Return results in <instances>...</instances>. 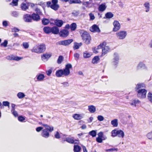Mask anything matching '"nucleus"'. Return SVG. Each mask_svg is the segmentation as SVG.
<instances>
[{"mask_svg": "<svg viewBox=\"0 0 152 152\" xmlns=\"http://www.w3.org/2000/svg\"><path fill=\"white\" fill-rule=\"evenodd\" d=\"M63 57L62 56H59L57 61V63L58 64H61L63 61Z\"/></svg>", "mask_w": 152, "mask_h": 152, "instance_id": "37998d69", "label": "nucleus"}, {"mask_svg": "<svg viewBox=\"0 0 152 152\" xmlns=\"http://www.w3.org/2000/svg\"><path fill=\"white\" fill-rule=\"evenodd\" d=\"M54 22L55 25L58 28L61 27L63 24V20H61L56 19L54 20Z\"/></svg>", "mask_w": 152, "mask_h": 152, "instance_id": "dca6fc26", "label": "nucleus"}, {"mask_svg": "<svg viewBox=\"0 0 152 152\" xmlns=\"http://www.w3.org/2000/svg\"><path fill=\"white\" fill-rule=\"evenodd\" d=\"M111 124L114 127H117L118 125V120L115 119L111 121Z\"/></svg>", "mask_w": 152, "mask_h": 152, "instance_id": "72a5a7b5", "label": "nucleus"}, {"mask_svg": "<svg viewBox=\"0 0 152 152\" xmlns=\"http://www.w3.org/2000/svg\"><path fill=\"white\" fill-rule=\"evenodd\" d=\"M72 68V65L71 64H68L66 65L65 68L63 69L64 73L67 75V76L68 75L70 74V72L69 69Z\"/></svg>", "mask_w": 152, "mask_h": 152, "instance_id": "f8f14e48", "label": "nucleus"}, {"mask_svg": "<svg viewBox=\"0 0 152 152\" xmlns=\"http://www.w3.org/2000/svg\"><path fill=\"white\" fill-rule=\"evenodd\" d=\"M90 30L91 32H97L99 33L100 32V30L99 28V26L96 24H94L90 28Z\"/></svg>", "mask_w": 152, "mask_h": 152, "instance_id": "ddd939ff", "label": "nucleus"}, {"mask_svg": "<svg viewBox=\"0 0 152 152\" xmlns=\"http://www.w3.org/2000/svg\"><path fill=\"white\" fill-rule=\"evenodd\" d=\"M145 87V85L144 83H138L136 85V86L135 88V91H137L140 90V88H144Z\"/></svg>", "mask_w": 152, "mask_h": 152, "instance_id": "4be33fe9", "label": "nucleus"}, {"mask_svg": "<svg viewBox=\"0 0 152 152\" xmlns=\"http://www.w3.org/2000/svg\"><path fill=\"white\" fill-rule=\"evenodd\" d=\"M97 119L99 121H103L104 120V118L103 116L99 115L98 116Z\"/></svg>", "mask_w": 152, "mask_h": 152, "instance_id": "052dcab7", "label": "nucleus"}, {"mask_svg": "<svg viewBox=\"0 0 152 152\" xmlns=\"http://www.w3.org/2000/svg\"><path fill=\"white\" fill-rule=\"evenodd\" d=\"M18 119L20 122H25L24 121L25 120V118L22 115L19 116L18 117Z\"/></svg>", "mask_w": 152, "mask_h": 152, "instance_id": "de8ad7c7", "label": "nucleus"}, {"mask_svg": "<svg viewBox=\"0 0 152 152\" xmlns=\"http://www.w3.org/2000/svg\"><path fill=\"white\" fill-rule=\"evenodd\" d=\"M2 25L4 26L7 27L8 25L7 21L6 20L3 21L2 22Z\"/></svg>", "mask_w": 152, "mask_h": 152, "instance_id": "0e129e2a", "label": "nucleus"}, {"mask_svg": "<svg viewBox=\"0 0 152 152\" xmlns=\"http://www.w3.org/2000/svg\"><path fill=\"white\" fill-rule=\"evenodd\" d=\"M119 56L118 54L117 53H115L113 54V58L112 62V65L116 68L119 63Z\"/></svg>", "mask_w": 152, "mask_h": 152, "instance_id": "20e7f679", "label": "nucleus"}, {"mask_svg": "<svg viewBox=\"0 0 152 152\" xmlns=\"http://www.w3.org/2000/svg\"><path fill=\"white\" fill-rule=\"evenodd\" d=\"M91 55L88 53L86 52L83 53V57L85 58H88L90 57Z\"/></svg>", "mask_w": 152, "mask_h": 152, "instance_id": "3c124183", "label": "nucleus"}, {"mask_svg": "<svg viewBox=\"0 0 152 152\" xmlns=\"http://www.w3.org/2000/svg\"><path fill=\"white\" fill-rule=\"evenodd\" d=\"M51 27L47 26H45L43 28L44 32L46 34H49L51 33Z\"/></svg>", "mask_w": 152, "mask_h": 152, "instance_id": "5701e85b", "label": "nucleus"}, {"mask_svg": "<svg viewBox=\"0 0 152 152\" xmlns=\"http://www.w3.org/2000/svg\"><path fill=\"white\" fill-rule=\"evenodd\" d=\"M73 117L76 120H80L82 118L81 116L78 114H75L73 115Z\"/></svg>", "mask_w": 152, "mask_h": 152, "instance_id": "4c0bfd02", "label": "nucleus"}, {"mask_svg": "<svg viewBox=\"0 0 152 152\" xmlns=\"http://www.w3.org/2000/svg\"><path fill=\"white\" fill-rule=\"evenodd\" d=\"M36 77L38 80L39 81H41L42 80L45 78L44 75L43 74H40L38 75H37Z\"/></svg>", "mask_w": 152, "mask_h": 152, "instance_id": "2f4dec72", "label": "nucleus"}, {"mask_svg": "<svg viewBox=\"0 0 152 152\" xmlns=\"http://www.w3.org/2000/svg\"><path fill=\"white\" fill-rule=\"evenodd\" d=\"M114 14L111 12H107L105 14L104 18L110 19L113 17Z\"/></svg>", "mask_w": 152, "mask_h": 152, "instance_id": "a878e982", "label": "nucleus"}, {"mask_svg": "<svg viewBox=\"0 0 152 152\" xmlns=\"http://www.w3.org/2000/svg\"><path fill=\"white\" fill-rule=\"evenodd\" d=\"M88 110L91 113H94L96 110V109L95 106L93 105L88 106Z\"/></svg>", "mask_w": 152, "mask_h": 152, "instance_id": "bb28decb", "label": "nucleus"}, {"mask_svg": "<svg viewBox=\"0 0 152 152\" xmlns=\"http://www.w3.org/2000/svg\"><path fill=\"white\" fill-rule=\"evenodd\" d=\"M11 15L15 17H18L19 15V13L17 11H13L12 12Z\"/></svg>", "mask_w": 152, "mask_h": 152, "instance_id": "ea45409f", "label": "nucleus"}, {"mask_svg": "<svg viewBox=\"0 0 152 152\" xmlns=\"http://www.w3.org/2000/svg\"><path fill=\"white\" fill-rule=\"evenodd\" d=\"M89 15L90 17V19L92 20H94L95 19V17L94 15L92 13H90L89 14Z\"/></svg>", "mask_w": 152, "mask_h": 152, "instance_id": "338daca9", "label": "nucleus"}, {"mask_svg": "<svg viewBox=\"0 0 152 152\" xmlns=\"http://www.w3.org/2000/svg\"><path fill=\"white\" fill-rule=\"evenodd\" d=\"M144 5L146 8L147 10H146V12H148L149 11L150 9V4L149 3L146 2L144 4Z\"/></svg>", "mask_w": 152, "mask_h": 152, "instance_id": "a19ab883", "label": "nucleus"}, {"mask_svg": "<svg viewBox=\"0 0 152 152\" xmlns=\"http://www.w3.org/2000/svg\"><path fill=\"white\" fill-rule=\"evenodd\" d=\"M111 134V136L113 137L117 136L119 138H123L124 136V132L122 130L116 129L112 131Z\"/></svg>", "mask_w": 152, "mask_h": 152, "instance_id": "7ed1b4c3", "label": "nucleus"}, {"mask_svg": "<svg viewBox=\"0 0 152 152\" xmlns=\"http://www.w3.org/2000/svg\"><path fill=\"white\" fill-rule=\"evenodd\" d=\"M127 32L125 31H121L115 34L116 36L118 39H124L127 35Z\"/></svg>", "mask_w": 152, "mask_h": 152, "instance_id": "423d86ee", "label": "nucleus"}, {"mask_svg": "<svg viewBox=\"0 0 152 152\" xmlns=\"http://www.w3.org/2000/svg\"><path fill=\"white\" fill-rule=\"evenodd\" d=\"M42 126H44L47 130L50 132H52L53 130V126H50L46 124H42Z\"/></svg>", "mask_w": 152, "mask_h": 152, "instance_id": "393cba45", "label": "nucleus"}, {"mask_svg": "<svg viewBox=\"0 0 152 152\" xmlns=\"http://www.w3.org/2000/svg\"><path fill=\"white\" fill-rule=\"evenodd\" d=\"M20 7L22 10L25 11L28 9V4H26L24 3H22L21 4Z\"/></svg>", "mask_w": 152, "mask_h": 152, "instance_id": "cd10ccee", "label": "nucleus"}, {"mask_svg": "<svg viewBox=\"0 0 152 152\" xmlns=\"http://www.w3.org/2000/svg\"><path fill=\"white\" fill-rule=\"evenodd\" d=\"M12 32H17L20 31V29L16 27H14L13 28H12Z\"/></svg>", "mask_w": 152, "mask_h": 152, "instance_id": "e2e57ef3", "label": "nucleus"}, {"mask_svg": "<svg viewBox=\"0 0 152 152\" xmlns=\"http://www.w3.org/2000/svg\"><path fill=\"white\" fill-rule=\"evenodd\" d=\"M45 50V46L44 44H42L40 45L34 47L31 50L32 52L41 53Z\"/></svg>", "mask_w": 152, "mask_h": 152, "instance_id": "f03ea898", "label": "nucleus"}, {"mask_svg": "<svg viewBox=\"0 0 152 152\" xmlns=\"http://www.w3.org/2000/svg\"><path fill=\"white\" fill-rule=\"evenodd\" d=\"M79 14V11H74L72 13V14L75 16H77Z\"/></svg>", "mask_w": 152, "mask_h": 152, "instance_id": "4d7b16f0", "label": "nucleus"}, {"mask_svg": "<svg viewBox=\"0 0 152 152\" xmlns=\"http://www.w3.org/2000/svg\"><path fill=\"white\" fill-rule=\"evenodd\" d=\"M137 69H140L145 70L147 69V68L145 65L142 62H140L139 63L137 66Z\"/></svg>", "mask_w": 152, "mask_h": 152, "instance_id": "a211bd4d", "label": "nucleus"}, {"mask_svg": "<svg viewBox=\"0 0 152 152\" xmlns=\"http://www.w3.org/2000/svg\"><path fill=\"white\" fill-rule=\"evenodd\" d=\"M51 33L54 34H58L59 33V30L56 26H54L51 27Z\"/></svg>", "mask_w": 152, "mask_h": 152, "instance_id": "f3484780", "label": "nucleus"}, {"mask_svg": "<svg viewBox=\"0 0 152 152\" xmlns=\"http://www.w3.org/2000/svg\"><path fill=\"white\" fill-rule=\"evenodd\" d=\"M52 72V70L51 69H50L49 70L47 71H46V73L47 75L49 76L50 75Z\"/></svg>", "mask_w": 152, "mask_h": 152, "instance_id": "774afa93", "label": "nucleus"}, {"mask_svg": "<svg viewBox=\"0 0 152 152\" xmlns=\"http://www.w3.org/2000/svg\"><path fill=\"white\" fill-rule=\"evenodd\" d=\"M118 150V149L116 148H112L109 149H106V152L108 151H117Z\"/></svg>", "mask_w": 152, "mask_h": 152, "instance_id": "6e6d98bb", "label": "nucleus"}, {"mask_svg": "<svg viewBox=\"0 0 152 152\" xmlns=\"http://www.w3.org/2000/svg\"><path fill=\"white\" fill-rule=\"evenodd\" d=\"M107 6L106 4L104 3L100 5L98 7V10L100 12H103L106 9Z\"/></svg>", "mask_w": 152, "mask_h": 152, "instance_id": "aec40b11", "label": "nucleus"}, {"mask_svg": "<svg viewBox=\"0 0 152 152\" xmlns=\"http://www.w3.org/2000/svg\"><path fill=\"white\" fill-rule=\"evenodd\" d=\"M11 111L12 113L15 117H17L18 116V113L15 110H11Z\"/></svg>", "mask_w": 152, "mask_h": 152, "instance_id": "bf43d9fd", "label": "nucleus"}, {"mask_svg": "<svg viewBox=\"0 0 152 152\" xmlns=\"http://www.w3.org/2000/svg\"><path fill=\"white\" fill-rule=\"evenodd\" d=\"M8 41L7 40H5L4 42L0 44V46H3L4 47H6L7 46Z\"/></svg>", "mask_w": 152, "mask_h": 152, "instance_id": "a18cd8bd", "label": "nucleus"}, {"mask_svg": "<svg viewBox=\"0 0 152 152\" xmlns=\"http://www.w3.org/2000/svg\"><path fill=\"white\" fill-rule=\"evenodd\" d=\"M114 27L113 29V31L116 32L119 30L121 27V25L119 22L117 20H114L113 23Z\"/></svg>", "mask_w": 152, "mask_h": 152, "instance_id": "1a4fd4ad", "label": "nucleus"}, {"mask_svg": "<svg viewBox=\"0 0 152 152\" xmlns=\"http://www.w3.org/2000/svg\"><path fill=\"white\" fill-rule=\"evenodd\" d=\"M17 96L19 98L22 99L25 96V95L23 93L19 92L17 94Z\"/></svg>", "mask_w": 152, "mask_h": 152, "instance_id": "c03bdc74", "label": "nucleus"}, {"mask_svg": "<svg viewBox=\"0 0 152 152\" xmlns=\"http://www.w3.org/2000/svg\"><path fill=\"white\" fill-rule=\"evenodd\" d=\"M96 141L99 143H102V138L97 137L96 138Z\"/></svg>", "mask_w": 152, "mask_h": 152, "instance_id": "13d9d810", "label": "nucleus"}, {"mask_svg": "<svg viewBox=\"0 0 152 152\" xmlns=\"http://www.w3.org/2000/svg\"><path fill=\"white\" fill-rule=\"evenodd\" d=\"M147 98L148 100L152 103V94L151 92H149L148 93Z\"/></svg>", "mask_w": 152, "mask_h": 152, "instance_id": "58836bf2", "label": "nucleus"}, {"mask_svg": "<svg viewBox=\"0 0 152 152\" xmlns=\"http://www.w3.org/2000/svg\"><path fill=\"white\" fill-rule=\"evenodd\" d=\"M54 136L55 137L58 139H59L60 138L61 136L60 135L58 132H56V133L55 134Z\"/></svg>", "mask_w": 152, "mask_h": 152, "instance_id": "864d4df0", "label": "nucleus"}, {"mask_svg": "<svg viewBox=\"0 0 152 152\" xmlns=\"http://www.w3.org/2000/svg\"><path fill=\"white\" fill-rule=\"evenodd\" d=\"M59 33L60 37H65L69 35V32L67 30L63 29L59 31Z\"/></svg>", "mask_w": 152, "mask_h": 152, "instance_id": "9b49d317", "label": "nucleus"}, {"mask_svg": "<svg viewBox=\"0 0 152 152\" xmlns=\"http://www.w3.org/2000/svg\"><path fill=\"white\" fill-rule=\"evenodd\" d=\"M81 3L80 0H70L69 4H80Z\"/></svg>", "mask_w": 152, "mask_h": 152, "instance_id": "79ce46f5", "label": "nucleus"}, {"mask_svg": "<svg viewBox=\"0 0 152 152\" xmlns=\"http://www.w3.org/2000/svg\"><path fill=\"white\" fill-rule=\"evenodd\" d=\"M23 19L24 21L26 23H30L32 22L31 15L30 14H24Z\"/></svg>", "mask_w": 152, "mask_h": 152, "instance_id": "9d476101", "label": "nucleus"}, {"mask_svg": "<svg viewBox=\"0 0 152 152\" xmlns=\"http://www.w3.org/2000/svg\"><path fill=\"white\" fill-rule=\"evenodd\" d=\"M63 75L66 76L67 75L64 73L63 69H60L57 70L56 73V75L57 77H60Z\"/></svg>", "mask_w": 152, "mask_h": 152, "instance_id": "2eb2a0df", "label": "nucleus"}, {"mask_svg": "<svg viewBox=\"0 0 152 152\" xmlns=\"http://www.w3.org/2000/svg\"><path fill=\"white\" fill-rule=\"evenodd\" d=\"M100 59L98 56H96L93 58L92 62L93 64L97 63V62Z\"/></svg>", "mask_w": 152, "mask_h": 152, "instance_id": "7c9ffc66", "label": "nucleus"}, {"mask_svg": "<svg viewBox=\"0 0 152 152\" xmlns=\"http://www.w3.org/2000/svg\"><path fill=\"white\" fill-rule=\"evenodd\" d=\"M42 24L44 25H47L50 23V20L48 19L43 18L42 20Z\"/></svg>", "mask_w": 152, "mask_h": 152, "instance_id": "c85d7f7f", "label": "nucleus"}, {"mask_svg": "<svg viewBox=\"0 0 152 152\" xmlns=\"http://www.w3.org/2000/svg\"><path fill=\"white\" fill-rule=\"evenodd\" d=\"M42 136L44 137L45 138H48L49 136V133L48 130L45 129H44L42 131V132L41 134Z\"/></svg>", "mask_w": 152, "mask_h": 152, "instance_id": "412c9836", "label": "nucleus"}, {"mask_svg": "<svg viewBox=\"0 0 152 152\" xmlns=\"http://www.w3.org/2000/svg\"><path fill=\"white\" fill-rule=\"evenodd\" d=\"M82 39L84 42L87 45L89 44L91 40L90 34L87 31H82L80 33Z\"/></svg>", "mask_w": 152, "mask_h": 152, "instance_id": "f257e3e1", "label": "nucleus"}, {"mask_svg": "<svg viewBox=\"0 0 152 152\" xmlns=\"http://www.w3.org/2000/svg\"><path fill=\"white\" fill-rule=\"evenodd\" d=\"M77 28V25L75 23H72L70 25V29L72 31L75 30Z\"/></svg>", "mask_w": 152, "mask_h": 152, "instance_id": "e433bc0d", "label": "nucleus"}, {"mask_svg": "<svg viewBox=\"0 0 152 152\" xmlns=\"http://www.w3.org/2000/svg\"><path fill=\"white\" fill-rule=\"evenodd\" d=\"M3 105L5 106H9L10 103L8 101H3Z\"/></svg>", "mask_w": 152, "mask_h": 152, "instance_id": "680f3d73", "label": "nucleus"}, {"mask_svg": "<svg viewBox=\"0 0 152 152\" xmlns=\"http://www.w3.org/2000/svg\"><path fill=\"white\" fill-rule=\"evenodd\" d=\"M31 15L32 21V20L35 21H38L40 20V16L38 14L33 13Z\"/></svg>", "mask_w": 152, "mask_h": 152, "instance_id": "4468645a", "label": "nucleus"}, {"mask_svg": "<svg viewBox=\"0 0 152 152\" xmlns=\"http://www.w3.org/2000/svg\"><path fill=\"white\" fill-rule=\"evenodd\" d=\"M66 141L67 142L72 144L73 143H77L76 142H75V141H77L78 142L77 140H74V138L73 137H68L65 139V140H64V141Z\"/></svg>", "mask_w": 152, "mask_h": 152, "instance_id": "6ab92c4d", "label": "nucleus"}, {"mask_svg": "<svg viewBox=\"0 0 152 152\" xmlns=\"http://www.w3.org/2000/svg\"><path fill=\"white\" fill-rule=\"evenodd\" d=\"M18 0H12V1L10 4V5H11L12 4L13 6H17L18 4Z\"/></svg>", "mask_w": 152, "mask_h": 152, "instance_id": "49530a36", "label": "nucleus"}, {"mask_svg": "<svg viewBox=\"0 0 152 152\" xmlns=\"http://www.w3.org/2000/svg\"><path fill=\"white\" fill-rule=\"evenodd\" d=\"M74 57L75 58H76L77 59H76V60H78L79 59L80 55L79 54H78V53H75L74 54Z\"/></svg>", "mask_w": 152, "mask_h": 152, "instance_id": "69168bd1", "label": "nucleus"}, {"mask_svg": "<svg viewBox=\"0 0 152 152\" xmlns=\"http://www.w3.org/2000/svg\"><path fill=\"white\" fill-rule=\"evenodd\" d=\"M82 43L81 42L78 43L77 42H75L74 43V45L73 47V48L74 50L78 49L79 47L81 46Z\"/></svg>", "mask_w": 152, "mask_h": 152, "instance_id": "c756f323", "label": "nucleus"}, {"mask_svg": "<svg viewBox=\"0 0 152 152\" xmlns=\"http://www.w3.org/2000/svg\"><path fill=\"white\" fill-rule=\"evenodd\" d=\"M46 5L47 7H50L55 11L57 10L59 8V6L58 4H52L51 2L50 1L47 2Z\"/></svg>", "mask_w": 152, "mask_h": 152, "instance_id": "6e6552de", "label": "nucleus"}, {"mask_svg": "<svg viewBox=\"0 0 152 152\" xmlns=\"http://www.w3.org/2000/svg\"><path fill=\"white\" fill-rule=\"evenodd\" d=\"M35 11L36 12V13H35L38 14L39 15H42V12L41 10L37 8H36Z\"/></svg>", "mask_w": 152, "mask_h": 152, "instance_id": "09e8293b", "label": "nucleus"}, {"mask_svg": "<svg viewBox=\"0 0 152 152\" xmlns=\"http://www.w3.org/2000/svg\"><path fill=\"white\" fill-rule=\"evenodd\" d=\"M96 130H93L90 131L88 134L92 137H95L96 135Z\"/></svg>", "mask_w": 152, "mask_h": 152, "instance_id": "f704fd0d", "label": "nucleus"}, {"mask_svg": "<svg viewBox=\"0 0 152 152\" xmlns=\"http://www.w3.org/2000/svg\"><path fill=\"white\" fill-rule=\"evenodd\" d=\"M81 147L78 145H75L74 147V152H79L81 150Z\"/></svg>", "mask_w": 152, "mask_h": 152, "instance_id": "c9c22d12", "label": "nucleus"}, {"mask_svg": "<svg viewBox=\"0 0 152 152\" xmlns=\"http://www.w3.org/2000/svg\"><path fill=\"white\" fill-rule=\"evenodd\" d=\"M135 91L137 93V96L138 98H145L146 97L147 91L145 89H140Z\"/></svg>", "mask_w": 152, "mask_h": 152, "instance_id": "39448f33", "label": "nucleus"}, {"mask_svg": "<svg viewBox=\"0 0 152 152\" xmlns=\"http://www.w3.org/2000/svg\"><path fill=\"white\" fill-rule=\"evenodd\" d=\"M146 136L149 139L152 140V131L151 132L148 133Z\"/></svg>", "mask_w": 152, "mask_h": 152, "instance_id": "603ef678", "label": "nucleus"}, {"mask_svg": "<svg viewBox=\"0 0 152 152\" xmlns=\"http://www.w3.org/2000/svg\"><path fill=\"white\" fill-rule=\"evenodd\" d=\"M22 46L25 49H27L29 47V45L28 42H24L22 44Z\"/></svg>", "mask_w": 152, "mask_h": 152, "instance_id": "8fccbe9b", "label": "nucleus"}, {"mask_svg": "<svg viewBox=\"0 0 152 152\" xmlns=\"http://www.w3.org/2000/svg\"><path fill=\"white\" fill-rule=\"evenodd\" d=\"M109 50V48L108 46H104V47L102 48V55H104L107 53L108 52V50Z\"/></svg>", "mask_w": 152, "mask_h": 152, "instance_id": "b1692460", "label": "nucleus"}, {"mask_svg": "<svg viewBox=\"0 0 152 152\" xmlns=\"http://www.w3.org/2000/svg\"><path fill=\"white\" fill-rule=\"evenodd\" d=\"M13 59H12L13 60H15L17 61H19L23 58L22 57H20L17 56H13Z\"/></svg>", "mask_w": 152, "mask_h": 152, "instance_id": "5fc2aeb1", "label": "nucleus"}, {"mask_svg": "<svg viewBox=\"0 0 152 152\" xmlns=\"http://www.w3.org/2000/svg\"><path fill=\"white\" fill-rule=\"evenodd\" d=\"M51 56V55L48 54H43L41 58L42 60H44L45 59H47L49 58Z\"/></svg>", "mask_w": 152, "mask_h": 152, "instance_id": "473e14b6", "label": "nucleus"}, {"mask_svg": "<svg viewBox=\"0 0 152 152\" xmlns=\"http://www.w3.org/2000/svg\"><path fill=\"white\" fill-rule=\"evenodd\" d=\"M73 41V39H68L59 41L56 44H58L60 45H63L65 46H67L70 45Z\"/></svg>", "mask_w": 152, "mask_h": 152, "instance_id": "0eeeda50", "label": "nucleus"}]
</instances>
